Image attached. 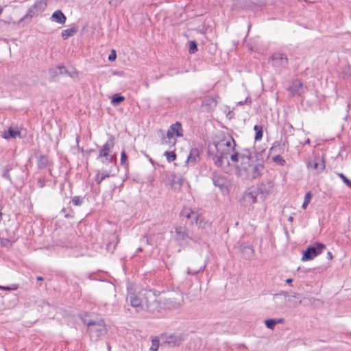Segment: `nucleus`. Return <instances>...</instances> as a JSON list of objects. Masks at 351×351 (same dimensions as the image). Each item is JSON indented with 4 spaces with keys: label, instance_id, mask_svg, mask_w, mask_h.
Returning <instances> with one entry per match:
<instances>
[{
    "label": "nucleus",
    "instance_id": "26",
    "mask_svg": "<svg viewBox=\"0 0 351 351\" xmlns=\"http://www.w3.org/2000/svg\"><path fill=\"white\" fill-rule=\"evenodd\" d=\"M124 100L125 97L123 96L115 95L111 100V104L113 106H117Z\"/></svg>",
    "mask_w": 351,
    "mask_h": 351
},
{
    "label": "nucleus",
    "instance_id": "1",
    "mask_svg": "<svg viewBox=\"0 0 351 351\" xmlns=\"http://www.w3.org/2000/svg\"><path fill=\"white\" fill-rule=\"evenodd\" d=\"M231 161L235 165L237 174L243 179H255L264 169L263 165L251 156L248 149L232 154Z\"/></svg>",
    "mask_w": 351,
    "mask_h": 351
},
{
    "label": "nucleus",
    "instance_id": "38",
    "mask_svg": "<svg viewBox=\"0 0 351 351\" xmlns=\"http://www.w3.org/2000/svg\"><path fill=\"white\" fill-rule=\"evenodd\" d=\"M72 203L75 206H80L82 203V199L79 196H75L72 199Z\"/></svg>",
    "mask_w": 351,
    "mask_h": 351
},
{
    "label": "nucleus",
    "instance_id": "16",
    "mask_svg": "<svg viewBox=\"0 0 351 351\" xmlns=\"http://www.w3.org/2000/svg\"><path fill=\"white\" fill-rule=\"evenodd\" d=\"M307 167L308 169L317 170V172H320L325 169V164L322 158H316L313 162H308Z\"/></svg>",
    "mask_w": 351,
    "mask_h": 351
},
{
    "label": "nucleus",
    "instance_id": "35",
    "mask_svg": "<svg viewBox=\"0 0 351 351\" xmlns=\"http://www.w3.org/2000/svg\"><path fill=\"white\" fill-rule=\"evenodd\" d=\"M160 342L157 339H154L152 341V346L150 348L151 351H157L159 348Z\"/></svg>",
    "mask_w": 351,
    "mask_h": 351
},
{
    "label": "nucleus",
    "instance_id": "52",
    "mask_svg": "<svg viewBox=\"0 0 351 351\" xmlns=\"http://www.w3.org/2000/svg\"><path fill=\"white\" fill-rule=\"evenodd\" d=\"M38 280H43V278L41 277H38Z\"/></svg>",
    "mask_w": 351,
    "mask_h": 351
},
{
    "label": "nucleus",
    "instance_id": "24",
    "mask_svg": "<svg viewBox=\"0 0 351 351\" xmlns=\"http://www.w3.org/2000/svg\"><path fill=\"white\" fill-rule=\"evenodd\" d=\"M32 6L39 12L45 9L46 3L43 0H37Z\"/></svg>",
    "mask_w": 351,
    "mask_h": 351
},
{
    "label": "nucleus",
    "instance_id": "47",
    "mask_svg": "<svg viewBox=\"0 0 351 351\" xmlns=\"http://www.w3.org/2000/svg\"><path fill=\"white\" fill-rule=\"evenodd\" d=\"M332 254L330 252H328L327 253V258L329 259V260H331L332 258Z\"/></svg>",
    "mask_w": 351,
    "mask_h": 351
},
{
    "label": "nucleus",
    "instance_id": "53",
    "mask_svg": "<svg viewBox=\"0 0 351 351\" xmlns=\"http://www.w3.org/2000/svg\"><path fill=\"white\" fill-rule=\"evenodd\" d=\"M2 10H3L2 8H0V14H1Z\"/></svg>",
    "mask_w": 351,
    "mask_h": 351
},
{
    "label": "nucleus",
    "instance_id": "55",
    "mask_svg": "<svg viewBox=\"0 0 351 351\" xmlns=\"http://www.w3.org/2000/svg\"><path fill=\"white\" fill-rule=\"evenodd\" d=\"M306 143H310L309 139H308V140L306 141Z\"/></svg>",
    "mask_w": 351,
    "mask_h": 351
},
{
    "label": "nucleus",
    "instance_id": "28",
    "mask_svg": "<svg viewBox=\"0 0 351 351\" xmlns=\"http://www.w3.org/2000/svg\"><path fill=\"white\" fill-rule=\"evenodd\" d=\"M311 197H312V195H311V193L310 191L307 192L305 194L304 200L303 204L302 206V208L303 209H306V208L307 206L308 205V204L310 203V202L311 200Z\"/></svg>",
    "mask_w": 351,
    "mask_h": 351
},
{
    "label": "nucleus",
    "instance_id": "49",
    "mask_svg": "<svg viewBox=\"0 0 351 351\" xmlns=\"http://www.w3.org/2000/svg\"><path fill=\"white\" fill-rule=\"evenodd\" d=\"M292 281H293V280H292L291 278H288V279H287V280H286V282H287V283H291Z\"/></svg>",
    "mask_w": 351,
    "mask_h": 351
},
{
    "label": "nucleus",
    "instance_id": "48",
    "mask_svg": "<svg viewBox=\"0 0 351 351\" xmlns=\"http://www.w3.org/2000/svg\"><path fill=\"white\" fill-rule=\"evenodd\" d=\"M247 99H248V98H246V99L244 101H239V105H243L245 103L247 102Z\"/></svg>",
    "mask_w": 351,
    "mask_h": 351
},
{
    "label": "nucleus",
    "instance_id": "12",
    "mask_svg": "<svg viewBox=\"0 0 351 351\" xmlns=\"http://www.w3.org/2000/svg\"><path fill=\"white\" fill-rule=\"evenodd\" d=\"M258 191L254 189L244 193L243 200L246 204L252 205L257 201Z\"/></svg>",
    "mask_w": 351,
    "mask_h": 351
},
{
    "label": "nucleus",
    "instance_id": "43",
    "mask_svg": "<svg viewBox=\"0 0 351 351\" xmlns=\"http://www.w3.org/2000/svg\"><path fill=\"white\" fill-rule=\"evenodd\" d=\"M201 269H202L193 270V269L189 268L187 270V274H191V275H195V274H197Z\"/></svg>",
    "mask_w": 351,
    "mask_h": 351
},
{
    "label": "nucleus",
    "instance_id": "4",
    "mask_svg": "<svg viewBox=\"0 0 351 351\" xmlns=\"http://www.w3.org/2000/svg\"><path fill=\"white\" fill-rule=\"evenodd\" d=\"M235 142L231 136H226L215 143L217 154L213 160L215 164L220 167L230 165L228 155H232Z\"/></svg>",
    "mask_w": 351,
    "mask_h": 351
},
{
    "label": "nucleus",
    "instance_id": "51",
    "mask_svg": "<svg viewBox=\"0 0 351 351\" xmlns=\"http://www.w3.org/2000/svg\"><path fill=\"white\" fill-rule=\"evenodd\" d=\"M6 289L7 288H5V287H1V286H0V289Z\"/></svg>",
    "mask_w": 351,
    "mask_h": 351
},
{
    "label": "nucleus",
    "instance_id": "44",
    "mask_svg": "<svg viewBox=\"0 0 351 351\" xmlns=\"http://www.w3.org/2000/svg\"><path fill=\"white\" fill-rule=\"evenodd\" d=\"M141 242L142 243H145V244H149V239H147V237L144 236L141 238Z\"/></svg>",
    "mask_w": 351,
    "mask_h": 351
},
{
    "label": "nucleus",
    "instance_id": "10",
    "mask_svg": "<svg viewBox=\"0 0 351 351\" xmlns=\"http://www.w3.org/2000/svg\"><path fill=\"white\" fill-rule=\"evenodd\" d=\"M183 136V130L182 125L180 122H176L172 124L167 130V137L169 141V143L175 145L176 141L174 139L175 137Z\"/></svg>",
    "mask_w": 351,
    "mask_h": 351
},
{
    "label": "nucleus",
    "instance_id": "40",
    "mask_svg": "<svg viewBox=\"0 0 351 351\" xmlns=\"http://www.w3.org/2000/svg\"><path fill=\"white\" fill-rule=\"evenodd\" d=\"M275 59H280L282 62V64H285L287 63V58L285 57L282 54L277 55Z\"/></svg>",
    "mask_w": 351,
    "mask_h": 351
},
{
    "label": "nucleus",
    "instance_id": "8",
    "mask_svg": "<svg viewBox=\"0 0 351 351\" xmlns=\"http://www.w3.org/2000/svg\"><path fill=\"white\" fill-rule=\"evenodd\" d=\"M171 239L176 242L182 245L186 243L191 238L187 228L184 226L175 225L170 230Z\"/></svg>",
    "mask_w": 351,
    "mask_h": 351
},
{
    "label": "nucleus",
    "instance_id": "39",
    "mask_svg": "<svg viewBox=\"0 0 351 351\" xmlns=\"http://www.w3.org/2000/svg\"><path fill=\"white\" fill-rule=\"evenodd\" d=\"M127 160V155L125 152L123 150L121 152V165H125Z\"/></svg>",
    "mask_w": 351,
    "mask_h": 351
},
{
    "label": "nucleus",
    "instance_id": "19",
    "mask_svg": "<svg viewBox=\"0 0 351 351\" xmlns=\"http://www.w3.org/2000/svg\"><path fill=\"white\" fill-rule=\"evenodd\" d=\"M195 223L199 228L202 229H206L210 226V222L206 220L202 215H195Z\"/></svg>",
    "mask_w": 351,
    "mask_h": 351
},
{
    "label": "nucleus",
    "instance_id": "6",
    "mask_svg": "<svg viewBox=\"0 0 351 351\" xmlns=\"http://www.w3.org/2000/svg\"><path fill=\"white\" fill-rule=\"evenodd\" d=\"M83 322L87 325L88 332L93 341H98L107 332L106 326L102 319H90L85 317Z\"/></svg>",
    "mask_w": 351,
    "mask_h": 351
},
{
    "label": "nucleus",
    "instance_id": "13",
    "mask_svg": "<svg viewBox=\"0 0 351 351\" xmlns=\"http://www.w3.org/2000/svg\"><path fill=\"white\" fill-rule=\"evenodd\" d=\"M288 90L292 95H300L303 93V85L300 80H295L291 83L289 87Z\"/></svg>",
    "mask_w": 351,
    "mask_h": 351
},
{
    "label": "nucleus",
    "instance_id": "31",
    "mask_svg": "<svg viewBox=\"0 0 351 351\" xmlns=\"http://www.w3.org/2000/svg\"><path fill=\"white\" fill-rule=\"evenodd\" d=\"M243 252L248 258H250L254 254V249L251 246L243 247Z\"/></svg>",
    "mask_w": 351,
    "mask_h": 351
},
{
    "label": "nucleus",
    "instance_id": "18",
    "mask_svg": "<svg viewBox=\"0 0 351 351\" xmlns=\"http://www.w3.org/2000/svg\"><path fill=\"white\" fill-rule=\"evenodd\" d=\"M273 188V184L270 181L263 182L258 186L257 191L262 194L267 195Z\"/></svg>",
    "mask_w": 351,
    "mask_h": 351
},
{
    "label": "nucleus",
    "instance_id": "54",
    "mask_svg": "<svg viewBox=\"0 0 351 351\" xmlns=\"http://www.w3.org/2000/svg\"><path fill=\"white\" fill-rule=\"evenodd\" d=\"M1 213L0 212V221L1 220Z\"/></svg>",
    "mask_w": 351,
    "mask_h": 351
},
{
    "label": "nucleus",
    "instance_id": "50",
    "mask_svg": "<svg viewBox=\"0 0 351 351\" xmlns=\"http://www.w3.org/2000/svg\"><path fill=\"white\" fill-rule=\"evenodd\" d=\"M138 252L142 251V248H141V247H138Z\"/></svg>",
    "mask_w": 351,
    "mask_h": 351
},
{
    "label": "nucleus",
    "instance_id": "2",
    "mask_svg": "<svg viewBox=\"0 0 351 351\" xmlns=\"http://www.w3.org/2000/svg\"><path fill=\"white\" fill-rule=\"evenodd\" d=\"M114 144V138L110 136L99 149L97 159L106 167H102L97 171L95 176V181L97 184H100L105 178L114 175L112 171L116 167V155L112 154Z\"/></svg>",
    "mask_w": 351,
    "mask_h": 351
},
{
    "label": "nucleus",
    "instance_id": "21",
    "mask_svg": "<svg viewBox=\"0 0 351 351\" xmlns=\"http://www.w3.org/2000/svg\"><path fill=\"white\" fill-rule=\"evenodd\" d=\"M76 32L77 29L74 27L64 29L62 32V37L64 40H66L69 37L73 36Z\"/></svg>",
    "mask_w": 351,
    "mask_h": 351
},
{
    "label": "nucleus",
    "instance_id": "37",
    "mask_svg": "<svg viewBox=\"0 0 351 351\" xmlns=\"http://www.w3.org/2000/svg\"><path fill=\"white\" fill-rule=\"evenodd\" d=\"M339 177L342 180V181L351 189V181H350L346 176H345L343 173H339Z\"/></svg>",
    "mask_w": 351,
    "mask_h": 351
},
{
    "label": "nucleus",
    "instance_id": "14",
    "mask_svg": "<svg viewBox=\"0 0 351 351\" xmlns=\"http://www.w3.org/2000/svg\"><path fill=\"white\" fill-rule=\"evenodd\" d=\"M199 160V152L197 149H192L186 158V164L189 166L195 165Z\"/></svg>",
    "mask_w": 351,
    "mask_h": 351
},
{
    "label": "nucleus",
    "instance_id": "56",
    "mask_svg": "<svg viewBox=\"0 0 351 351\" xmlns=\"http://www.w3.org/2000/svg\"><path fill=\"white\" fill-rule=\"evenodd\" d=\"M350 75H351V72H350Z\"/></svg>",
    "mask_w": 351,
    "mask_h": 351
},
{
    "label": "nucleus",
    "instance_id": "46",
    "mask_svg": "<svg viewBox=\"0 0 351 351\" xmlns=\"http://www.w3.org/2000/svg\"><path fill=\"white\" fill-rule=\"evenodd\" d=\"M276 321V324H282L284 322V319L283 318H280V319H275Z\"/></svg>",
    "mask_w": 351,
    "mask_h": 351
},
{
    "label": "nucleus",
    "instance_id": "3",
    "mask_svg": "<svg viewBox=\"0 0 351 351\" xmlns=\"http://www.w3.org/2000/svg\"><path fill=\"white\" fill-rule=\"evenodd\" d=\"M130 305L137 313H158L161 306L157 303L156 295L151 291H142L137 293H130L128 296Z\"/></svg>",
    "mask_w": 351,
    "mask_h": 351
},
{
    "label": "nucleus",
    "instance_id": "25",
    "mask_svg": "<svg viewBox=\"0 0 351 351\" xmlns=\"http://www.w3.org/2000/svg\"><path fill=\"white\" fill-rule=\"evenodd\" d=\"M203 104L206 106H210V108H215L217 106V102L215 98L211 97L206 99Z\"/></svg>",
    "mask_w": 351,
    "mask_h": 351
},
{
    "label": "nucleus",
    "instance_id": "15",
    "mask_svg": "<svg viewBox=\"0 0 351 351\" xmlns=\"http://www.w3.org/2000/svg\"><path fill=\"white\" fill-rule=\"evenodd\" d=\"M3 138H16L17 137L21 138V131L18 128L10 127L8 130H5L2 134Z\"/></svg>",
    "mask_w": 351,
    "mask_h": 351
},
{
    "label": "nucleus",
    "instance_id": "36",
    "mask_svg": "<svg viewBox=\"0 0 351 351\" xmlns=\"http://www.w3.org/2000/svg\"><path fill=\"white\" fill-rule=\"evenodd\" d=\"M197 44L195 41H191L190 43H189V53L191 54H193L194 53H195V51H197Z\"/></svg>",
    "mask_w": 351,
    "mask_h": 351
},
{
    "label": "nucleus",
    "instance_id": "42",
    "mask_svg": "<svg viewBox=\"0 0 351 351\" xmlns=\"http://www.w3.org/2000/svg\"><path fill=\"white\" fill-rule=\"evenodd\" d=\"M117 58L116 52L114 50H112L111 53L108 56V60L110 61H114Z\"/></svg>",
    "mask_w": 351,
    "mask_h": 351
},
{
    "label": "nucleus",
    "instance_id": "34",
    "mask_svg": "<svg viewBox=\"0 0 351 351\" xmlns=\"http://www.w3.org/2000/svg\"><path fill=\"white\" fill-rule=\"evenodd\" d=\"M273 160L275 162L280 165L281 166H284L285 165V163H286L285 160L282 157H281L280 155H277V156H274L273 157Z\"/></svg>",
    "mask_w": 351,
    "mask_h": 351
},
{
    "label": "nucleus",
    "instance_id": "7",
    "mask_svg": "<svg viewBox=\"0 0 351 351\" xmlns=\"http://www.w3.org/2000/svg\"><path fill=\"white\" fill-rule=\"evenodd\" d=\"M291 298H299V293H295L289 295L288 292L282 291L273 295L271 308L276 312H283L288 308V302L291 301Z\"/></svg>",
    "mask_w": 351,
    "mask_h": 351
},
{
    "label": "nucleus",
    "instance_id": "27",
    "mask_svg": "<svg viewBox=\"0 0 351 351\" xmlns=\"http://www.w3.org/2000/svg\"><path fill=\"white\" fill-rule=\"evenodd\" d=\"M52 73L55 75L66 73V69L63 66H57L55 69H51Z\"/></svg>",
    "mask_w": 351,
    "mask_h": 351
},
{
    "label": "nucleus",
    "instance_id": "45",
    "mask_svg": "<svg viewBox=\"0 0 351 351\" xmlns=\"http://www.w3.org/2000/svg\"><path fill=\"white\" fill-rule=\"evenodd\" d=\"M123 0H112L113 4L114 5H119V3H121Z\"/></svg>",
    "mask_w": 351,
    "mask_h": 351
},
{
    "label": "nucleus",
    "instance_id": "29",
    "mask_svg": "<svg viewBox=\"0 0 351 351\" xmlns=\"http://www.w3.org/2000/svg\"><path fill=\"white\" fill-rule=\"evenodd\" d=\"M302 300H300V295L299 294V298L295 299L291 298V301L288 302V307H296L298 304H301Z\"/></svg>",
    "mask_w": 351,
    "mask_h": 351
},
{
    "label": "nucleus",
    "instance_id": "33",
    "mask_svg": "<svg viewBox=\"0 0 351 351\" xmlns=\"http://www.w3.org/2000/svg\"><path fill=\"white\" fill-rule=\"evenodd\" d=\"M265 324L267 328L273 330L276 326L275 319H268L265 320Z\"/></svg>",
    "mask_w": 351,
    "mask_h": 351
},
{
    "label": "nucleus",
    "instance_id": "32",
    "mask_svg": "<svg viewBox=\"0 0 351 351\" xmlns=\"http://www.w3.org/2000/svg\"><path fill=\"white\" fill-rule=\"evenodd\" d=\"M165 156L168 162H171L176 159V154L174 152H165Z\"/></svg>",
    "mask_w": 351,
    "mask_h": 351
},
{
    "label": "nucleus",
    "instance_id": "30",
    "mask_svg": "<svg viewBox=\"0 0 351 351\" xmlns=\"http://www.w3.org/2000/svg\"><path fill=\"white\" fill-rule=\"evenodd\" d=\"M254 129L256 132V136H255V140L256 141L261 140L262 136H263L262 128L261 126H258V125H255Z\"/></svg>",
    "mask_w": 351,
    "mask_h": 351
},
{
    "label": "nucleus",
    "instance_id": "5",
    "mask_svg": "<svg viewBox=\"0 0 351 351\" xmlns=\"http://www.w3.org/2000/svg\"><path fill=\"white\" fill-rule=\"evenodd\" d=\"M157 303L163 308H178L184 304V295L181 290L173 289L156 295Z\"/></svg>",
    "mask_w": 351,
    "mask_h": 351
},
{
    "label": "nucleus",
    "instance_id": "20",
    "mask_svg": "<svg viewBox=\"0 0 351 351\" xmlns=\"http://www.w3.org/2000/svg\"><path fill=\"white\" fill-rule=\"evenodd\" d=\"M38 14V12L35 9L33 6H31L28 10L27 14L21 18L19 21L18 22L19 24H20L22 21H23L25 19H31L33 16H36Z\"/></svg>",
    "mask_w": 351,
    "mask_h": 351
},
{
    "label": "nucleus",
    "instance_id": "9",
    "mask_svg": "<svg viewBox=\"0 0 351 351\" xmlns=\"http://www.w3.org/2000/svg\"><path fill=\"white\" fill-rule=\"evenodd\" d=\"M325 248L326 246L322 243H316L314 246L308 247L306 250L304 252L302 261H307L313 260L320 254Z\"/></svg>",
    "mask_w": 351,
    "mask_h": 351
},
{
    "label": "nucleus",
    "instance_id": "11",
    "mask_svg": "<svg viewBox=\"0 0 351 351\" xmlns=\"http://www.w3.org/2000/svg\"><path fill=\"white\" fill-rule=\"evenodd\" d=\"M213 184L218 187L222 193L226 194L229 191L230 182L223 176H215L213 178Z\"/></svg>",
    "mask_w": 351,
    "mask_h": 351
},
{
    "label": "nucleus",
    "instance_id": "17",
    "mask_svg": "<svg viewBox=\"0 0 351 351\" xmlns=\"http://www.w3.org/2000/svg\"><path fill=\"white\" fill-rule=\"evenodd\" d=\"M50 19L51 21L56 22L60 25H63L66 22V18L61 10H58L52 14Z\"/></svg>",
    "mask_w": 351,
    "mask_h": 351
},
{
    "label": "nucleus",
    "instance_id": "22",
    "mask_svg": "<svg viewBox=\"0 0 351 351\" xmlns=\"http://www.w3.org/2000/svg\"><path fill=\"white\" fill-rule=\"evenodd\" d=\"M16 241L14 238H0V244L3 247H10L12 246V243Z\"/></svg>",
    "mask_w": 351,
    "mask_h": 351
},
{
    "label": "nucleus",
    "instance_id": "23",
    "mask_svg": "<svg viewBox=\"0 0 351 351\" xmlns=\"http://www.w3.org/2000/svg\"><path fill=\"white\" fill-rule=\"evenodd\" d=\"M182 215L183 217L187 219H190L192 217L195 219V215H197L196 213H194L193 210H192L189 208H184L182 211Z\"/></svg>",
    "mask_w": 351,
    "mask_h": 351
},
{
    "label": "nucleus",
    "instance_id": "41",
    "mask_svg": "<svg viewBox=\"0 0 351 351\" xmlns=\"http://www.w3.org/2000/svg\"><path fill=\"white\" fill-rule=\"evenodd\" d=\"M9 169H7L2 174L3 177L10 181H11V178L9 173Z\"/></svg>",
    "mask_w": 351,
    "mask_h": 351
}]
</instances>
